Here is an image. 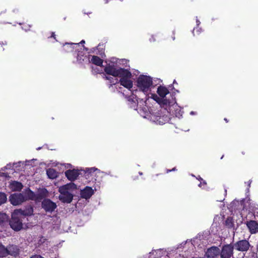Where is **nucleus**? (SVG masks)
I'll list each match as a JSON object with an SVG mask.
<instances>
[{
	"mask_svg": "<svg viewBox=\"0 0 258 258\" xmlns=\"http://www.w3.org/2000/svg\"><path fill=\"white\" fill-rule=\"evenodd\" d=\"M114 77H113L109 76V78H110V79H109L108 81L110 83V86L115 85L118 82V80L117 78H115Z\"/></svg>",
	"mask_w": 258,
	"mask_h": 258,
	"instance_id": "28",
	"label": "nucleus"
},
{
	"mask_svg": "<svg viewBox=\"0 0 258 258\" xmlns=\"http://www.w3.org/2000/svg\"><path fill=\"white\" fill-rule=\"evenodd\" d=\"M195 114V113H194V111H191V112H190V114Z\"/></svg>",
	"mask_w": 258,
	"mask_h": 258,
	"instance_id": "36",
	"label": "nucleus"
},
{
	"mask_svg": "<svg viewBox=\"0 0 258 258\" xmlns=\"http://www.w3.org/2000/svg\"><path fill=\"white\" fill-rule=\"evenodd\" d=\"M233 247L231 244H226L222 247L220 251L221 258H230L233 253Z\"/></svg>",
	"mask_w": 258,
	"mask_h": 258,
	"instance_id": "8",
	"label": "nucleus"
},
{
	"mask_svg": "<svg viewBox=\"0 0 258 258\" xmlns=\"http://www.w3.org/2000/svg\"><path fill=\"white\" fill-rule=\"evenodd\" d=\"M76 188V185L73 183H70L60 186L59 188L60 192L59 199L63 203H70L73 198L72 192Z\"/></svg>",
	"mask_w": 258,
	"mask_h": 258,
	"instance_id": "2",
	"label": "nucleus"
},
{
	"mask_svg": "<svg viewBox=\"0 0 258 258\" xmlns=\"http://www.w3.org/2000/svg\"><path fill=\"white\" fill-rule=\"evenodd\" d=\"M157 93L160 97L164 98L169 92L166 87L160 86L158 88Z\"/></svg>",
	"mask_w": 258,
	"mask_h": 258,
	"instance_id": "20",
	"label": "nucleus"
},
{
	"mask_svg": "<svg viewBox=\"0 0 258 258\" xmlns=\"http://www.w3.org/2000/svg\"><path fill=\"white\" fill-rule=\"evenodd\" d=\"M17 163H13V164L10 163L7 165V166L5 167L6 169H10L12 168L15 164Z\"/></svg>",
	"mask_w": 258,
	"mask_h": 258,
	"instance_id": "29",
	"label": "nucleus"
},
{
	"mask_svg": "<svg viewBox=\"0 0 258 258\" xmlns=\"http://www.w3.org/2000/svg\"><path fill=\"white\" fill-rule=\"evenodd\" d=\"M176 83V81H175V80H174V81H173V83L174 84V83Z\"/></svg>",
	"mask_w": 258,
	"mask_h": 258,
	"instance_id": "40",
	"label": "nucleus"
},
{
	"mask_svg": "<svg viewBox=\"0 0 258 258\" xmlns=\"http://www.w3.org/2000/svg\"><path fill=\"white\" fill-rule=\"evenodd\" d=\"M7 255V248L4 245L0 244V257H3Z\"/></svg>",
	"mask_w": 258,
	"mask_h": 258,
	"instance_id": "23",
	"label": "nucleus"
},
{
	"mask_svg": "<svg viewBox=\"0 0 258 258\" xmlns=\"http://www.w3.org/2000/svg\"><path fill=\"white\" fill-rule=\"evenodd\" d=\"M78 46H80L79 43H66L64 45V50L67 52L72 51L75 47H77Z\"/></svg>",
	"mask_w": 258,
	"mask_h": 258,
	"instance_id": "18",
	"label": "nucleus"
},
{
	"mask_svg": "<svg viewBox=\"0 0 258 258\" xmlns=\"http://www.w3.org/2000/svg\"><path fill=\"white\" fill-rule=\"evenodd\" d=\"M86 173L91 174L95 171L100 172V170L95 167L86 168L85 170Z\"/></svg>",
	"mask_w": 258,
	"mask_h": 258,
	"instance_id": "25",
	"label": "nucleus"
},
{
	"mask_svg": "<svg viewBox=\"0 0 258 258\" xmlns=\"http://www.w3.org/2000/svg\"><path fill=\"white\" fill-rule=\"evenodd\" d=\"M8 216L5 213H0V224H3L5 221H7Z\"/></svg>",
	"mask_w": 258,
	"mask_h": 258,
	"instance_id": "27",
	"label": "nucleus"
},
{
	"mask_svg": "<svg viewBox=\"0 0 258 258\" xmlns=\"http://www.w3.org/2000/svg\"><path fill=\"white\" fill-rule=\"evenodd\" d=\"M24 196L26 198V201L28 200L39 201L42 199V197L40 194H35L29 189L25 191Z\"/></svg>",
	"mask_w": 258,
	"mask_h": 258,
	"instance_id": "10",
	"label": "nucleus"
},
{
	"mask_svg": "<svg viewBox=\"0 0 258 258\" xmlns=\"http://www.w3.org/2000/svg\"><path fill=\"white\" fill-rule=\"evenodd\" d=\"M235 248L240 251H246L250 246L249 243L246 240H242L237 242L235 244Z\"/></svg>",
	"mask_w": 258,
	"mask_h": 258,
	"instance_id": "9",
	"label": "nucleus"
},
{
	"mask_svg": "<svg viewBox=\"0 0 258 258\" xmlns=\"http://www.w3.org/2000/svg\"><path fill=\"white\" fill-rule=\"evenodd\" d=\"M79 173L77 170H68L65 172V175L68 179L71 181H74L77 179Z\"/></svg>",
	"mask_w": 258,
	"mask_h": 258,
	"instance_id": "12",
	"label": "nucleus"
},
{
	"mask_svg": "<svg viewBox=\"0 0 258 258\" xmlns=\"http://www.w3.org/2000/svg\"><path fill=\"white\" fill-rule=\"evenodd\" d=\"M26 201L23 194H14L10 196V201L13 205H19Z\"/></svg>",
	"mask_w": 258,
	"mask_h": 258,
	"instance_id": "6",
	"label": "nucleus"
},
{
	"mask_svg": "<svg viewBox=\"0 0 258 258\" xmlns=\"http://www.w3.org/2000/svg\"><path fill=\"white\" fill-rule=\"evenodd\" d=\"M225 225L228 228H232L234 226V222L231 217H228L225 221Z\"/></svg>",
	"mask_w": 258,
	"mask_h": 258,
	"instance_id": "24",
	"label": "nucleus"
},
{
	"mask_svg": "<svg viewBox=\"0 0 258 258\" xmlns=\"http://www.w3.org/2000/svg\"><path fill=\"white\" fill-rule=\"evenodd\" d=\"M94 191L91 187L87 186L81 192V197L86 199H89L93 194Z\"/></svg>",
	"mask_w": 258,
	"mask_h": 258,
	"instance_id": "13",
	"label": "nucleus"
},
{
	"mask_svg": "<svg viewBox=\"0 0 258 258\" xmlns=\"http://www.w3.org/2000/svg\"><path fill=\"white\" fill-rule=\"evenodd\" d=\"M47 176L49 178L54 179L58 176V173L53 168H49L46 171Z\"/></svg>",
	"mask_w": 258,
	"mask_h": 258,
	"instance_id": "21",
	"label": "nucleus"
},
{
	"mask_svg": "<svg viewBox=\"0 0 258 258\" xmlns=\"http://www.w3.org/2000/svg\"><path fill=\"white\" fill-rule=\"evenodd\" d=\"M32 209L26 210L22 209L14 210L9 222L10 227L15 231L21 230L23 228L22 218L25 216L32 215Z\"/></svg>",
	"mask_w": 258,
	"mask_h": 258,
	"instance_id": "1",
	"label": "nucleus"
},
{
	"mask_svg": "<svg viewBox=\"0 0 258 258\" xmlns=\"http://www.w3.org/2000/svg\"><path fill=\"white\" fill-rule=\"evenodd\" d=\"M200 180L203 181V182H201V183L199 184V186L201 187L202 186V185L203 184L204 185H205L206 184V182L205 181H204L203 180V179L201 177H200L199 178Z\"/></svg>",
	"mask_w": 258,
	"mask_h": 258,
	"instance_id": "30",
	"label": "nucleus"
},
{
	"mask_svg": "<svg viewBox=\"0 0 258 258\" xmlns=\"http://www.w3.org/2000/svg\"><path fill=\"white\" fill-rule=\"evenodd\" d=\"M23 187V186L21 182L16 181L12 182L10 184V188L13 191H20Z\"/></svg>",
	"mask_w": 258,
	"mask_h": 258,
	"instance_id": "17",
	"label": "nucleus"
},
{
	"mask_svg": "<svg viewBox=\"0 0 258 258\" xmlns=\"http://www.w3.org/2000/svg\"><path fill=\"white\" fill-rule=\"evenodd\" d=\"M7 199L6 195L4 192H0V205L5 203L7 201Z\"/></svg>",
	"mask_w": 258,
	"mask_h": 258,
	"instance_id": "26",
	"label": "nucleus"
},
{
	"mask_svg": "<svg viewBox=\"0 0 258 258\" xmlns=\"http://www.w3.org/2000/svg\"><path fill=\"white\" fill-rule=\"evenodd\" d=\"M103 78L105 79V80H109V79H110V78H109V76H106V75L104 74L103 75Z\"/></svg>",
	"mask_w": 258,
	"mask_h": 258,
	"instance_id": "31",
	"label": "nucleus"
},
{
	"mask_svg": "<svg viewBox=\"0 0 258 258\" xmlns=\"http://www.w3.org/2000/svg\"><path fill=\"white\" fill-rule=\"evenodd\" d=\"M219 248L216 246H213L208 249L206 255L209 258H216L220 254Z\"/></svg>",
	"mask_w": 258,
	"mask_h": 258,
	"instance_id": "11",
	"label": "nucleus"
},
{
	"mask_svg": "<svg viewBox=\"0 0 258 258\" xmlns=\"http://www.w3.org/2000/svg\"><path fill=\"white\" fill-rule=\"evenodd\" d=\"M51 37L55 38V34L54 32L52 33Z\"/></svg>",
	"mask_w": 258,
	"mask_h": 258,
	"instance_id": "33",
	"label": "nucleus"
},
{
	"mask_svg": "<svg viewBox=\"0 0 258 258\" xmlns=\"http://www.w3.org/2000/svg\"><path fill=\"white\" fill-rule=\"evenodd\" d=\"M246 225L251 234L255 233L258 231V224L256 221L251 220L247 222Z\"/></svg>",
	"mask_w": 258,
	"mask_h": 258,
	"instance_id": "14",
	"label": "nucleus"
},
{
	"mask_svg": "<svg viewBox=\"0 0 258 258\" xmlns=\"http://www.w3.org/2000/svg\"><path fill=\"white\" fill-rule=\"evenodd\" d=\"M124 72L121 74L119 76L120 78L118 82L120 85L130 90L133 87V81L131 80L132 74L127 70L124 69Z\"/></svg>",
	"mask_w": 258,
	"mask_h": 258,
	"instance_id": "4",
	"label": "nucleus"
},
{
	"mask_svg": "<svg viewBox=\"0 0 258 258\" xmlns=\"http://www.w3.org/2000/svg\"><path fill=\"white\" fill-rule=\"evenodd\" d=\"M42 208L46 212L52 213L57 207L56 204L49 199L44 200L41 203Z\"/></svg>",
	"mask_w": 258,
	"mask_h": 258,
	"instance_id": "7",
	"label": "nucleus"
},
{
	"mask_svg": "<svg viewBox=\"0 0 258 258\" xmlns=\"http://www.w3.org/2000/svg\"><path fill=\"white\" fill-rule=\"evenodd\" d=\"M197 21V25H198V26H199V25H200V21H199L198 19H197V21Z\"/></svg>",
	"mask_w": 258,
	"mask_h": 258,
	"instance_id": "32",
	"label": "nucleus"
},
{
	"mask_svg": "<svg viewBox=\"0 0 258 258\" xmlns=\"http://www.w3.org/2000/svg\"><path fill=\"white\" fill-rule=\"evenodd\" d=\"M152 78L149 76H140L137 80L138 87L142 91L147 93L152 85Z\"/></svg>",
	"mask_w": 258,
	"mask_h": 258,
	"instance_id": "3",
	"label": "nucleus"
},
{
	"mask_svg": "<svg viewBox=\"0 0 258 258\" xmlns=\"http://www.w3.org/2000/svg\"><path fill=\"white\" fill-rule=\"evenodd\" d=\"M85 43V41L84 40H82L81 41V43Z\"/></svg>",
	"mask_w": 258,
	"mask_h": 258,
	"instance_id": "35",
	"label": "nucleus"
},
{
	"mask_svg": "<svg viewBox=\"0 0 258 258\" xmlns=\"http://www.w3.org/2000/svg\"><path fill=\"white\" fill-rule=\"evenodd\" d=\"M108 0H105V3H108Z\"/></svg>",
	"mask_w": 258,
	"mask_h": 258,
	"instance_id": "39",
	"label": "nucleus"
},
{
	"mask_svg": "<svg viewBox=\"0 0 258 258\" xmlns=\"http://www.w3.org/2000/svg\"><path fill=\"white\" fill-rule=\"evenodd\" d=\"M104 72L107 75H111L113 77H119L121 73L124 72V69H117L114 65L108 64L104 69Z\"/></svg>",
	"mask_w": 258,
	"mask_h": 258,
	"instance_id": "5",
	"label": "nucleus"
},
{
	"mask_svg": "<svg viewBox=\"0 0 258 258\" xmlns=\"http://www.w3.org/2000/svg\"><path fill=\"white\" fill-rule=\"evenodd\" d=\"M7 255L16 256L19 254V249L16 245H10L7 248Z\"/></svg>",
	"mask_w": 258,
	"mask_h": 258,
	"instance_id": "16",
	"label": "nucleus"
},
{
	"mask_svg": "<svg viewBox=\"0 0 258 258\" xmlns=\"http://www.w3.org/2000/svg\"><path fill=\"white\" fill-rule=\"evenodd\" d=\"M224 120L227 122H228V120L227 119V118H224Z\"/></svg>",
	"mask_w": 258,
	"mask_h": 258,
	"instance_id": "38",
	"label": "nucleus"
},
{
	"mask_svg": "<svg viewBox=\"0 0 258 258\" xmlns=\"http://www.w3.org/2000/svg\"><path fill=\"white\" fill-rule=\"evenodd\" d=\"M127 100L130 103L131 107L135 108L137 106V103H138V100L137 99L136 96L134 94L127 97Z\"/></svg>",
	"mask_w": 258,
	"mask_h": 258,
	"instance_id": "19",
	"label": "nucleus"
},
{
	"mask_svg": "<svg viewBox=\"0 0 258 258\" xmlns=\"http://www.w3.org/2000/svg\"><path fill=\"white\" fill-rule=\"evenodd\" d=\"M169 120V117L167 115H163L161 116H157L155 119L154 120L157 124H163L166 122H168Z\"/></svg>",
	"mask_w": 258,
	"mask_h": 258,
	"instance_id": "15",
	"label": "nucleus"
},
{
	"mask_svg": "<svg viewBox=\"0 0 258 258\" xmlns=\"http://www.w3.org/2000/svg\"><path fill=\"white\" fill-rule=\"evenodd\" d=\"M223 157V155L221 157V159H222Z\"/></svg>",
	"mask_w": 258,
	"mask_h": 258,
	"instance_id": "41",
	"label": "nucleus"
},
{
	"mask_svg": "<svg viewBox=\"0 0 258 258\" xmlns=\"http://www.w3.org/2000/svg\"><path fill=\"white\" fill-rule=\"evenodd\" d=\"M175 170V168H173V169L171 170V171H174ZM170 171H171V170H170Z\"/></svg>",
	"mask_w": 258,
	"mask_h": 258,
	"instance_id": "37",
	"label": "nucleus"
},
{
	"mask_svg": "<svg viewBox=\"0 0 258 258\" xmlns=\"http://www.w3.org/2000/svg\"><path fill=\"white\" fill-rule=\"evenodd\" d=\"M90 61L98 66H101L103 63V60L99 57L95 55L92 56Z\"/></svg>",
	"mask_w": 258,
	"mask_h": 258,
	"instance_id": "22",
	"label": "nucleus"
},
{
	"mask_svg": "<svg viewBox=\"0 0 258 258\" xmlns=\"http://www.w3.org/2000/svg\"><path fill=\"white\" fill-rule=\"evenodd\" d=\"M251 180H249V181H248V186L249 187H250V183H251Z\"/></svg>",
	"mask_w": 258,
	"mask_h": 258,
	"instance_id": "34",
	"label": "nucleus"
}]
</instances>
